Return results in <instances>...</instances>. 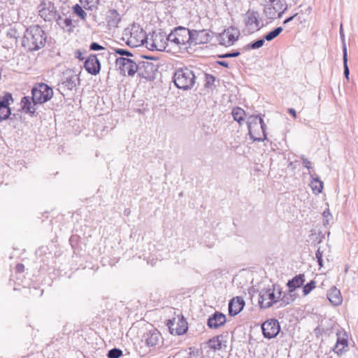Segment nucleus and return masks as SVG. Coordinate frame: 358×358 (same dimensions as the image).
Returning a JSON list of instances; mask_svg holds the SVG:
<instances>
[{"instance_id":"obj_12","label":"nucleus","mask_w":358,"mask_h":358,"mask_svg":"<svg viewBox=\"0 0 358 358\" xmlns=\"http://www.w3.org/2000/svg\"><path fill=\"white\" fill-rule=\"evenodd\" d=\"M13 103L14 99L9 92H6L0 96V122L9 117L11 113L10 106Z\"/></svg>"},{"instance_id":"obj_25","label":"nucleus","mask_w":358,"mask_h":358,"mask_svg":"<svg viewBox=\"0 0 358 358\" xmlns=\"http://www.w3.org/2000/svg\"><path fill=\"white\" fill-rule=\"evenodd\" d=\"M63 15H65L64 13H62V15H57V17L55 19L57 24L63 29L66 28L68 31H73L75 26L73 25L72 20L67 17L64 18Z\"/></svg>"},{"instance_id":"obj_49","label":"nucleus","mask_w":358,"mask_h":358,"mask_svg":"<svg viewBox=\"0 0 358 358\" xmlns=\"http://www.w3.org/2000/svg\"><path fill=\"white\" fill-rule=\"evenodd\" d=\"M340 36H341V38L343 41V43H345V35H344V33H343V24H341V27H340Z\"/></svg>"},{"instance_id":"obj_5","label":"nucleus","mask_w":358,"mask_h":358,"mask_svg":"<svg viewBox=\"0 0 358 358\" xmlns=\"http://www.w3.org/2000/svg\"><path fill=\"white\" fill-rule=\"evenodd\" d=\"M32 101L34 103H43L49 101L53 96V90L45 83L36 84L31 90Z\"/></svg>"},{"instance_id":"obj_13","label":"nucleus","mask_w":358,"mask_h":358,"mask_svg":"<svg viewBox=\"0 0 358 358\" xmlns=\"http://www.w3.org/2000/svg\"><path fill=\"white\" fill-rule=\"evenodd\" d=\"M262 330L265 338L271 339L275 337L280 330V327L279 322L275 319L268 320L262 325Z\"/></svg>"},{"instance_id":"obj_10","label":"nucleus","mask_w":358,"mask_h":358,"mask_svg":"<svg viewBox=\"0 0 358 358\" xmlns=\"http://www.w3.org/2000/svg\"><path fill=\"white\" fill-rule=\"evenodd\" d=\"M157 71V66L152 62L148 60L138 62V73L141 77L148 80H154Z\"/></svg>"},{"instance_id":"obj_53","label":"nucleus","mask_w":358,"mask_h":358,"mask_svg":"<svg viewBox=\"0 0 358 358\" xmlns=\"http://www.w3.org/2000/svg\"><path fill=\"white\" fill-rule=\"evenodd\" d=\"M288 113L293 115L294 117L296 116V110L294 108H289Z\"/></svg>"},{"instance_id":"obj_55","label":"nucleus","mask_w":358,"mask_h":358,"mask_svg":"<svg viewBox=\"0 0 358 358\" xmlns=\"http://www.w3.org/2000/svg\"><path fill=\"white\" fill-rule=\"evenodd\" d=\"M329 220L328 218H325L323 221V224L324 225H327L329 224Z\"/></svg>"},{"instance_id":"obj_32","label":"nucleus","mask_w":358,"mask_h":358,"mask_svg":"<svg viewBox=\"0 0 358 358\" xmlns=\"http://www.w3.org/2000/svg\"><path fill=\"white\" fill-rule=\"evenodd\" d=\"M245 115V112L239 107L235 108L232 110V116L234 120L239 123H241V122L244 120Z\"/></svg>"},{"instance_id":"obj_31","label":"nucleus","mask_w":358,"mask_h":358,"mask_svg":"<svg viewBox=\"0 0 358 358\" xmlns=\"http://www.w3.org/2000/svg\"><path fill=\"white\" fill-rule=\"evenodd\" d=\"M220 38L222 40L220 43L225 46L232 45L234 41L237 40V38H235V36L232 34H230L229 31H224L222 35L220 36Z\"/></svg>"},{"instance_id":"obj_18","label":"nucleus","mask_w":358,"mask_h":358,"mask_svg":"<svg viewBox=\"0 0 358 358\" xmlns=\"http://www.w3.org/2000/svg\"><path fill=\"white\" fill-rule=\"evenodd\" d=\"M336 343L333 348V351L338 355H342L348 350V336L345 333L338 331L336 333Z\"/></svg>"},{"instance_id":"obj_46","label":"nucleus","mask_w":358,"mask_h":358,"mask_svg":"<svg viewBox=\"0 0 358 358\" xmlns=\"http://www.w3.org/2000/svg\"><path fill=\"white\" fill-rule=\"evenodd\" d=\"M301 159H302L303 165L308 169H311V162L308 159H307L306 158H305L303 157L301 158Z\"/></svg>"},{"instance_id":"obj_9","label":"nucleus","mask_w":358,"mask_h":358,"mask_svg":"<svg viewBox=\"0 0 358 358\" xmlns=\"http://www.w3.org/2000/svg\"><path fill=\"white\" fill-rule=\"evenodd\" d=\"M143 341L150 348H159L164 343L161 333L155 328L148 329L143 336Z\"/></svg>"},{"instance_id":"obj_34","label":"nucleus","mask_w":358,"mask_h":358,"mask_svg":"<svg viewBox=\"0 0 358 358\" xmlns=\"http://www.w3.org/2000/svg\"><path fill=\"white\" fill-rule=\"evenodd\" d=\"M282 31V27H276L273 31L267 33L264 36V38L265 40H266L268 41H271L273 39H274L275 38H276Z\"/></svg>"},{"instance_id":"obj_30","label":"nucleus","mask_w":358,"mask_h":358,"mask_svg":"<svg viewBox=\"0 0 358 358\" xmlns=\"http://www.w3.org/2000/svg\"><path fill=\"white\" fill-rule=\"evenodd\" d=\"M295 299L294 294L289 290L288 293L282 294L281 297L278 300L279 305L278 308H282L293 302Z\"/></svg>"},{"instance_id":"obj_37","label":"nucleus","mask_w":358,"mask_h":358,"mask_svg":"<svg viewBox=\"0 0 358 358\" xmlns=\"http://www.w3.org/2000/svg\"><path fill=\"white\" fill-rule=\"evenodd\" d=\"M264 42H265L264 38L258 39V40L255 41V42L250 43L248 45V48L253 49V50L258 49L264 45Z\"/></svg>"},{"instance_id":"obj_52","label":"nucleus","mask_w":358,"mask_h":358,"mask_svg":"<svg viewBox=\"0 0 358 358\" xmlns=\"http://www.w3.org/2000/svg\"><path fill=\"white\" fill-rule=\"evenodd\" d=\"M75 54H76V57L77 58H78L79 59L83 60L84 59V57H82V53L80 50H76Z\"/></svg>"},{"instance_id":"obj_44","label":"nucleus","mask_w":358,"mask_h":358,"mask_svg":"<svg viewBox=\"0 0 358 358\" xmlns=\"http://www.w3.org/2000/svg\"><path fill=\"white\" fill-rule=\"evenodd\" d=\"M315 257L317 259V262L320 266H322V252L320 251V249L318 248L316 253Z\"/></svg>"},{"instance_id":"obj_47","label":"nucleus","mask_w":358,"mask_h":358,"mask_svg":"<svg viewBox=\"0 0 358 358\" xmlns=\"http://www.w3.org/2000/svg\"><path fill=\"white\" fill-rule=\"evenodd\" d=\"M215 81V78L210 75H206V86L210 85Z\"/></svg>"},{"instance_id":"obj_8","label":"nucleus","mask_w":358,"mask_h":358,"mask_svg":"<svg viewBox=\"0 0 358 358\" xmlns=\"http://www.w3.org/2000/svg\"><path fill=\"white\" fill-rule=\"evenodd\" d=\"M273 6L266 7L264 10L266 16L271 20L281 18L287 10V5L283 0H269Z\"/></svg>"},{"instance_id":"obj_14","label":"nucleus","mask_w":358,"mask_h":358,"mask_svg":"<svg viewBox=\"0 0 358 358\" xmlns=\"http://www.w3.org/2000/svg\"><path fill=\"white\" fill-rule=\"evenodd\" d=\"M167 326L169 329V332L171 334L174 335H182L184 334L187 331V323L183 319V317L178 318L177 320L174 318L172 320H169L167 322Z\"/></svg>"},{"instance_id":"obj_36","label":"nucleus","mask_w":358,"mask_h":358,"mask_svg":"<svg viewBox=\"0 0 358 358\" xmlns=\"http://www.w3.org/2000/svg\"><path fill=\"white\" fill-rule=\"evenodd\" d=\"M122 355V351L119 348H113L108 352V358H119Z\"/></svg>"},{"instance_id":"obj_1","label":"nucleus","mask_w":358,"mask_h":358,"mask_svg":"<svg viewBox=\"0 0 358 358\" xmlns=\"http://www.w3.org/2000/svg\"><path fill=\"white\" fill-rule=\"evenodd\" d=\"M46 41L45 33L38 24L28 27L22 40V45L30 51L38 50L43 48Z\"/></svg>"},{"instance_id":"obj_33","label":"nucleus","mask_w":358,"mask_h":358,"mask_svg":"<svg viewBox=\"0 0 358 358\" xmlns=\"http://www.w3.org/2000/svg\"><path fill=\"white\" fill-rule=\"evenodd\" d=\"M343 59L344 76L347 79H349L350 70H349V68L348 66V52H347L346 44H345V43H343Z\"/></svg>"},{"instance_id":"obj_20","label":"nucleus","mask_w":358,"mask_h":358,"mask_svg":"<svg viewBox=\"0 0 358 358\" xmlns=\"http://www.w3.org/2000/svg\"><path fill=\"white\" fill-rule=\"evenodd\" d=\"M85 70L92 75H96L101 69V64L95 55H91L84 64Z\"/></svg>"},{"instance_id":"obj_29","label":"nucleus","mask_w":358,"mask_h":358,"mask_svg":"<svg viewBox=\"0 0 358 358\" xmlns=\"http://www.w3.org/2000/svg\"><path fill=\"white\" fill-rule=\"evenodd\" d=\"M22 109L28 113L33 114L36 111L35 105L36 103L31 102L28 96H24L21 101Z\"/></svg>"},{"instance_id":"obj_38","label":"nucleus","mask_w":358,"mask_h":358,"mask_svg":"<svg viewBox=\"0 0 358 358\" xmlns=\"http://www.w3.org/2000/svg\"><path fill=\"white\" fill-rule=\"evenodd\" d=\"M315 287V282L314 280H311L310 282L307 283L303 287V293L305 296L308 295L314 288Z\"/></svg>"},{"instance_id":"obj_35","label":"nucleus","mask_w":358,"mask_h":358,"mask_svg":"<svg viewBox=\"0 0 358 358\" xmlns=\"http://www.w3.org/2000/svg\"><path fill=\"white\" fill-rule=\"evenodd\" d=\"M73 13L80 17L81 20H85L87 17L86 12L83 9V8L79 4H76L73 7Z\"/></svg>"},{"instance_id":"obj_26","label":"nucleus","mask_w":358,"mask_h":358,"mask_svg":"<svg viewBox=\"0 0 358 358\" xmlns=\"http://www.w3.org/2000/svg\"><path fill=\"white\" fill-rule=\"evenodd\" d=\"M327 298L334 306H338L343 301L341 292L336 287H331L328 291Z\"/></svg>"},{"instance_id":"obj_41","label":"nucleus","mask_w":358,"mask_h":358,"mask_svg":"<svg viewBox=\"0 0 358 358\" xmlns=\"http://www.w3.org/2000/svg\"><path fill=\"white\" fill-rule=\"evenodd\" d=\"M241 55V52L238 50H234L231 52H227L223 55H218L220 58H229V57H236Z\"/></svg>"},{"instance_id":"obj_50","label":"nucleus","mask_w":358,"mask_h":358,"mask_svg":"<svg viewBox=\"0 0 358 358\" xmlns=\"http://www.w3.org/2000/svg\"><path fill=\"white\" fill-rule=\"evenodd\" d=\"M297 15V13L294 14V15L292 16H290L288 18H287L286 20H284L283 22V24H287L289 22H290L291 21L293 20V19Z\"/></svg>"},{"instance_id":"obj_57","label":"nucleus","mask_w":358,"mask_h":358,"mask_svg":"<svg viewBox=\"0 0 358 358\" xmlns=\"http://www.w3.org/2000/svg\"><path fill=\"white\" fill-rule=\"evenodd\" d=\"M145 59H150V57H144Z\"/></svg>"},{"instance_id":"obj_51","label":"nucleus","mask_w":358,"mask_h":358,"mask_svg":"<svg viewBox=\"0 0 358 358\" xmlns=\"http://www.w3.org/2000/svg\"><path fill=\"white\" fill-rule=\"evenodd\" d=\"M217 63L222 66H224V67H229V64L227 62H225V61H217Z\"/></svg>"},{"instance_id":"obj_40","label":"nucleus","mask_w":358,"mask_h":358,"mask_svg":"<svg viewBox=\"0 0 358 358\" xmlns=\"http://www.w3.org/2000/svg\"><path fill=\"white\" fill-rule=\"evenodd\" d=\"M114 52L116 54L120 55L122 56H127V57H134V56L132 55V53L127 50L122 49V48H114Z\"/></svg>"},{"instance_id":"obj_45","label":"nucleus","mask_w":358,"mask_h":358,"mask_svg":"<svg viewBox=\"0 0 358 358\" xmlns=\"http://www.w3.org/2000/svg\"><path fill=\"white\" fill-rule=\"evenodd\" d=\"M99 0H80L81 3H86L90 8L94 6L99 3Z\"/></svg>"},{"instance_id":"obj_2","label":"nucleus","mask_w":358,"mask_h":358,"mask_svg":"<svg viewBox=\"0 0 358 358\" xmlns=\"http://www.w3.org/2000/svg\"><path fill=\"white\" fill-rule=\"evenodd\" d=\"M196 76L189 68H181L174 73L173 83L178 88L183 90L191 89L195 84Z\"/></svg>"},{"instance_id":"obj_15","label":"nucleus","mask_w":358,"mask_h":358,"mask_svg":"<svg viewBox=\"0 0 358 358\" xmlns=\"http://www.w3.org/2000/svg\"><path fill=\"white\" fill-rule=\"evenodd\" d=\"M212 38L209 30H191V45L205 44Z\"/></svg>"},{"instance_id":"obj_4","label":"nucleus","mask_w":358,"mask_h":358,"mask_svg":"<svg viewBox=\"0 0 358 358\" xmlns=\"http://www.w3.org/2000/svg\"><path fill=\"white\" fill-rule=\"evenodd\" d=\"M168 41L180 49H187V44L191 45V30L178 27L168 35Z\"/></svg>"},{"instance_id":"obj_17","label":"nucleus","mask_w":358,"mask_h":358,"mask_svg":"<svg viewBox=\"0 0 358 358\" xmlns=\"http://www.w3.org/2000/svg\"><path fill=\"white\" fill-rule=\"evenodd\" d=\"M259 14L257 11L248 10L245 15V26L251 32H254L259 29Z\"/></svg>"},{"instance_id":"obj_7","label":"nucleus","mask_w":358,"mask_h":358,"mask_svg":"<svg viewBox=\"0 0 358 358\" xmlns=\"http://www.w3.org/2000/svg\"><path fill=\"white\" fill-rule=\"evenodd\" d=\"M138 62L136 57L133 58L120 57L116 59L115 64L122 73L125 75L127 73L128 76H134L136 73H138Z\"/></svg>"},{"instance_id":"obj_58","label":"nucleus","mask_w":358,"mask_h":358,"mask_svg":"<svg viewBox=\"0 0 358 358\" xmlns=\"http://www.w3.org/2000/svg\"><path fill=\"white\" fill-rule=\"evenodd\" d=\"M168 358H171V357H168Z\"/></svg>"},{"instance_id":"obj_23","label":"nucleus","mask_w":358,"mask_h":358,"mask_svg":"<svg viewBox=\"0 0 358 358\" xmlns=\"http://www.w3.org/2000/svg\"><path fill=\"white\" fill-rule=\"evenodd\" d=\"M245 301L241 297H236L231 299L229 303V314L231 316L238 315L243 308Z\"/></svg>"},{"instance_id":"obj_27","label":"nucleus","mask_w":358,"mask_h":358,"mask_svg":"<svg viewBox=\"0 0 358 358\" xmlns=\"http://www.w3.org/2000/svg\"><path fill=\"white\" fill-rule=\"evenodd\" d=\"M305 282V275L303 274H299L294 277L292 280L287 282V287L291 292L299 287H301Z\"/></svg>"},{"instance_id":"obj_54","label":"nucleus","mask_w":358,"mask_h":358,"mask_svg":"<svg viewBox=\"0 0 358 358\" xmlns=\"http://www.w3.org/2000/svg\"><path fill=\"white\" fill-rule=\"evenodd\" d=\"M323 216L324 217V218H328L329 216H331V213H330L329 210H327L324 211Z\"/></svg>"},{"instance_id":"obj_24","label":"nucleus","mask_w":358,"mask_h":358,"mask_svg":"<svg viewBox=\"0 0 358 358\" xmlns=\"http://www.w3.org/2000/svg\"><path fill=\"white\" fill-rule=\"evenodd\" d=\"M79 78L77 75L66 73L62 83L59 84L60 88L63 90H72L76 87Z\"/></svg>"},{"instance_id":"obj_22","label":"nucleus","mask_w":358,"mask_h":358,"mask_svg":"<svg viewBox=\"0 0 358 358\" xmlns=\"http://www.w3.org/2000/svg\"><path fill=\"white\" fill-rule=\"evenodd\" d=\"M226 320L227 319L224 314L215 312L208 319L207 325L210 329H217L224 325Z\"/></svg>"},{"instance_id":"obj_43","label":"nucleus","mask_w":358,"mask_h":358,"mask_svg":"<svg viewBox=\"0 0 358 358\" xmlns=\"http://www.w3.org/2000/svg\"><path fill=\"white\" fill-rule=\"evenodd\" d=\"M259 125H260V127H261V129H262V134H263V138H264V141L265 139H266V125L264 123V122L262 118L260 120Z\"/></svg>"},{"instance_id":"obj_16","label":"nucleus","mask_w":358,"mask_h":358,"mask_svg":"<svg viewBox=\"0 0 358 358\" xmlns=\"http://www.w3.org/2000/svg\"><path fill=\"white\" fill-rule=\"evenodd\" d=\"M168 42H169L168 41V36H166L165 33H153L151 38V43L150 44V48L159 51L164 50L166 48Z\"/></svg>"},{"instance_id":"obj_21","label":"nucleus","mask_w":358,"mask_h":358,"mask_svg":"<svg viewBox=\"0 0 358 358\" xmlns=\"http://www.w3.org/2000/svg\"><path fill=\"white\" fill-rule=\"evenodd\" d=\"M147 39L145 33L141 29L140 31L131 32L127 44L131 47H138L143 45L145 41L148 43Z\"/></svg>"},{"instance_id":"obj_48","label":"nucleus","mask_w":358,"mask_h":358,"mask_svg":"<svg viewBox=\"0 0 358 358\" xmlns=\"http://www.w3.org/2000/svg\"><path fill=\"white\" fill-rule=\"evenodd\" d=\"M15 268H16L17 271L19 273H22L24 269V266L22 264H17Z\"/></svg>"},{"instance_id":"obj_39","label":"nucleus","mask_w":358,"mask_h":358,"mask_svg":"<svg viewBox=\"0 0 358 358\" xmlns=\"http://www.w3.org/2000/svg\"><path fill=\"white\" fill-rule=\"evenodd\" d=\"M111 15L113 17V19L109 20V24L111 26L115 27L117 25L118 22L120 21V15L116 10H113Z\"/></svg>"},{"instance_id":"obj_19","label":"nucleus","mask_w":358,"mask_h":358,"mask_svg":"<svg viewBox=\"0 0 358 358\" xmlns=\"http://www.w3.org/2000/svg\"><path fill=\"white\" fill-rule=\"evenodd\" d=\"M261 120L262 117L258 115H251L249 117L247 122L249 134L254 141L260 142L264 141V138H262V137H257L255 136V131L257 128H258Z\"/></svg>"},{"instance_id":"obj_42","label":"nucleus","mask_w":358,"mask_h":358,"mask_svg":"<svg viewBox=\"0 0 358 358\" xmlns=\"http://www.w3.org/2000/svg\"><path fill=\"white\" fill-rule=\"evenodd\" d=\"M90 49L91 50L97 51L101 50H105V48L97 43L93 42L90 44Z\"/></svg>"},{"instance_id":"obj_3","label":"nucleus","mask_w":358,"mask_h":358,"mask_svg":"<svg viewBox=\"0 0 358 358\" xmlns=\"http://www.w3.org/2000/svg\"><path fill=\"white\" fill-rule=\"evenodd\" d=\"M282 290L280 286L272 285L271 287L263 289L259 293V303L262 308H268L278 303Z\"/></svg>"},{"instance_id":"obj_6","label":"nucleus","mask_w":358,"mask_h":358,"mask_svg":"<svg viewBox=\"0 0 358 358\" xmlns=\"http://www.w3.org/2000/svg\"><path fill=\"white\" fill-rule=\"evenodd\" d=\"M227 346V341L223 335H220L210 339L204 347L206 354L204 358H221L220 354L217 353V350H220L222 347Z\"/></svg>"},{"instance_id":"obj_28","label":"nucleus","mask_w":358,"mask_h":358,"mask_svg":"<svg viewBox=\"0 0 358 358\" xmlns=\"http://www.w3.org/2000/svg\"><path fill=\"white\" fill-rule=\"evenodd\" d=\"M310 178V187L313 192L316 194L321 193L323 189V182L315 174H311Z\"/></svg>"},{"instance_id":"obj_56","label":"nucleus","mask_w":358,"mask_h":358,"mask_svg":"<svg viewBox=\"0 0 358 358\" xmlns=\"http://www.w3.org/2000/svg\"><path fill=\"white\" fill-rule=\"evenodd\" d=\"M348 266H346L345 268V272L347 273L348 271Z\"/></svg>"},{"instance_id":"obj_11","label":"nucleus","mask_w":358,"mask_h":358,"mask_svg":"<svg viewBox=\"0 0 358 358\" xmlns=\"http://www.w3.org/2000/svg\"><path fill=\"white\" fill-rule=\"evenodd\" d=\"M57 10L55 5L51 1H44L40 5L39 15L45 21L50 22L57 16Z\"/></svg>"}]
</instances>
